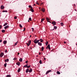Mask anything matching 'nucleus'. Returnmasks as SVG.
<instances>
[{
    "instance_id": "obj_19",
    "label": "nucleus",
    "mask_w": 77,
    "mask_h": 77,
    "mask_svg": "<svg viewBox=\"0 0 77 77\" xmlns=\"http://www.w3.org/2000/svg\"><path fill=\"white\" fill-rule=\"evenodd\" d=\"M28 65V64H26V65L24 66H23V67L27 68Z\"/></svg>"
},
{
    "instance_id": "obj_32",
    "label": "nucleus",
    "mask_w": 77,
    "mask_h": 77,
    "mask_svg": "<svg viewBox=\"0 0 77 77\" xmlns=\"http://www.w3.org/2000/svg\"><path fill=\"white\" fill-rule=\"evenodd\" d=\"M6 65H7V63H5L4 64V66L5 67H6Z\"/></svg>"
},
{
    "instance_id": "obj_33",
    "label": "nucleus",
    "mask_w": 77,
    "mask_h": 77,
    "mask_svg": "<svg viewBox=\"0 0 77 77\" xmlns=\"http://www.w3.org/2000/svg\"><path fill=\"white\" fill-rule=\"evenodd\" d=\"M57 74H60V73L59 72H57Z\"/></svg>"
},
{
    "instance_id": "obj_29",
    "label": "nucleus",
    "mask_w": 77,
    "mask_h": 77,
    "mask_svg": "<svg viewBox=\"0 0 77 77\" xmlns=\"http://www.w3.org/2000/svg\"><path fill=\"white\" fill-rule=\"evenodd\" d=\"M3 12H8V11H3Z\"/></svg>"
},
{
    "instance_id": "obj_36",
    "label": "nucleus",
    "mask_w": 77,
    "mask_h": 77,
    "mask_svg": "<svg viewBox=\"0 0 77 77\" xmlns=\"http://www.w3.org/2000/svg\"><path fill=\"white\" fill-rule=\"evenodd\" d=\"M11 77V75H7V77Z\"/></svg>"
},
{
    "instance_id": "obj_12",
    "label": "nucleus",
    "mask_w": 77,
    "mask_h": 77,
    "mask_svg": "<svg viewBox=\"0 0 77 77\" xmlns=\"http://www.w3.org/2000/svg\"><path fill=\"white\" fill-rule=\"evenodd\" d=\"M16 64L18 65V66H20V62H17L16 63Z\"/></svg>"
},
{
    "instance_id": "obj_62",
    "label": "nucleus",
    "mask_w": 77,
    "mask_h": 77,
    "mask_svg": "<svg viewBox=\"0 0 77 77\" xmlns=\"http://www.w3.org/2000/svg\"><path fill=\"white\" fill-rule=\"evenodd\" d=\"M32 32H33V30H32Z\"/></svg>"
},
{
    "instance_id": "obj_44",
    "label": "nucleus",
    "mask_w": 77,
    "mask_h": 77,
    "mask_svg": "<svg viewBox=\"0 0 77 77\" xmlns=\"http://www.w3.org/2000/svg\"><path fill=\"white\" fill-rule=\"evenodd\" d=\"M17 60V58H14L13 59V60Z\"/></svg>"
},
{
    "instance_id": "obj_63",
    "label": "nucleus",
    "mask_w": 77,
    "mask_h": 77,
    "mask_svg": "<svg viewBox=\"0 0 77 77\" xmlns=\"http://www.w3.org/2000/svg\"><path fill=\"white\" fill-rule=\"evenodd\" d=\"M53 30H54V29H53Z\"/></svg>"
},
{
    "instance_id": "obj_11",
    "label": "nucleus",
    "mask_w": 77,
    "mask_h": 77,
    "mask_svg": "<svg viewBox=\"0 0 77 77\" xmlns=\"http://www.w3.org/2000/svg\"><path fill=\"white\" fill-rule=\"evenodd\" d=\"M30 10L32 12H34V10L32 8H31Z\"/></svg>"
},
{
    "instance_id": "obj_61",
    "label": "nucleus",
    "mask_w": 77,
    "mask_h": 77,
    "mask_svg": "<svg viewBox=\"0 0 77 77\" xmlns=\"http://www.w3.org/2000/svg\"><path fill=\"white\" fill-rule=\"evenodd\" d=\"M39 9H41V7L39 8Z\"/></svg>"
},
{
    "instance_id": "obj_10",
    "label": "nucleus",
    "mask_w": 77,
    "mask_h": 77,
    "mask_svg": "<svg viewBox=\"0 0 77 77\" xmlns=\"http://www.w3.org/2000/svg\"><path fill=\"white\" fill-rule=\"evenodd\" d=\"M42 11L43 12H45V9L44 8H42Z\"/></svg>"
},
{
    "instance_id": "obj_53",
    "label": "nucleus",
    "mask_w": 77,
    "mask_h": 77,
    "mask_svg": "<svg viewBox=\"0 0 77 77\" xmlns=\"http://www.w3.org/2000/svg\"><path fill=\"white\" fill-rule=\"evenodd\" d=\"M44 60H46V59L45 58H44Z\"/></svg>"
},
{
    "instance_id": "obj_60",
    "label": "nucleus",
    "mask_w": 77,
    "mask_h": 77,
    "mask_svg": "<svg viewBox=\"0 0 77 77\" xmlns=\"http://www.w3.org/2000/svg\"><path fill=\"white\" fill-rule=\"evenodd\" d=\"M74 6H75V5L74 4Z\"/></svg>"
},
{
    "instance_id": "obj_51",
    "label": "nucleus",
    "mask_w": 77,
    "mask_h": 77,
    "mask_svg": "<svg viewBox=\"0 0 77 77\" xmlns=\"http://www.w3.org/2000/svg\"><path fill=\"white\" fill-rule=\"evenodd\" d=\"M41 54V52H39V55Z\"/></svg>"
},
{
    "instance_id": "obj_59",
    "label": "nucleus",
    "mask_w": 77,
    "mask_h": 77,
    "mask_svg": "<svg viewBox=\"0 0 77 77\" xmlns=\"http://www.w3.org/2000/svg\"><path fill=\"white\" fill-rule=\"evenodd\" d=\"M28 22H30V21H29V20H28Z\"/></svg>"
},
{
    "instance_id": "obj_18",
    "label": "nucleus",
    "mask_w": 77,
    "mask_h": 77,
    "mask_svg": "<svg viewBox=\"0 0 77 77\" xmlns=\"http://www.w3.org/2000/svg\"><path fill=\"white\" fill-rule=\"evenodd\" d=\"M29 69H27V70H26V73H27V72H29Z\"/></svg>"
},
{
    "instance_id": "obj_26",
    "label": "nucleus",
    "mask_w": 77,
    "mask_h": 77,
    "mask_svg": "<svg viewBox=\"0 0 77 77\" xmlns=\"http://www.w3.org/2000/svg\"><path fill=\"white\" fill-rule=\"evenodd\" d=\"M44 47H42V51H43L44 50Z\"/></svg>"
},
{
    "instance_id": "obj_37",
    "label": "nucleus",
    "mask_w": 77,
    "mask_h": 77,
    "mask_svg": "<svg viewBox=\"0 0 77 77\" xmlns=\"http://www.w3.org/2000/svg\"><path fill=\"white\" fill-rule=\"evenodd\" d=\"M36 3L37 5H39V3H38V2H36Z\"/></svg>"
},
{
    "instance_id": "obj_42",
    "label": "nucleus",
    "mask_w": 77,
    "mask_h": 77,
    "mask_svg": "<svg viewBox=\"0 0 77 77\" xmlns=\"http://www.w3.org/2000/svg\"><path fill=\"white\" fill-rule=\"evenodd\" d=\"M2 27V26H0V29H1V28Z\"/></svg>"
},
{
    "instance_id": "obj_52",
    "label": "nucleus",
    "mask_w": 77,
    "mask_h": 77,
    "mask_svg": "<svg viewBox=\"0 0 77 77\" xmlns=\"http://www.w3.org/2000/svg\"><path fill=\"white\" fill-rule=\"evenodd\" d=\"M17 54L18 55H19V54H20V53H18Z\"/></svg>"
},
{
    "instance_id": "obj_58",
    "label": "nucleus",
    "mask_w": 77,
    "mask_h": 77,
    "mask_svg": "<svg viewBox=\"0 0 77 77\" xmlns=\"http://www.w3.org/2000/svg\"><path fill=\"white\" fill-rule=\"evenodd\" d=\"M30 20V21H32V20Z\"/></svg>"
},
{
    "instance_id": "obj_28",
    "label": "nucleus",
    "mask_w": 77,
    "mask_h": 77,
    "mask_svg": "<svg viewBox=\"0 0 77 77\" xmlns=\"http://www.w3.org/2000/svg\"><path fill=\"white\" fill-rule=\"evenodd\" d=\"M61 25L62 26H63V23H60Z\"/></svg>"
},
{
    "instance_id": "obj_43",
    "label": "nucleus",
    "mask_w": 77,
    "mask_h": 77,
    "mask_svg": "<svg viewBox=\"0 0 77 77\" xmlns=\"http://www.w3.org/2000/svg\"><path fill=\"white\" fill-rule=\"evenodd\" d=\"M46 20H50V19H48V17H46Z\"/></svg>"
},
{
    "instance_id": "obj_31",
    "label": "nucleus",
    "mask_w": 77,
    "mask_h": 77,
    "mask_svg": "<svg viewBox=\"0 0 77 77\" xmlns=\"http://www.w3.org/2000/svg\"><path fill=\"white\" fill-rule=\"evenodd\" d=\"M31 66H30V65H29V66H27V68H29Z\"/></svg>"
},
{
    "instance_id": "obj_2",
    "label": "nucleus",
    "mask_w": 77,
    "mask_h": 77,
    "mask_svg": "<svg viewBox=\"0 0 77 77\" xmlns=\"http://www.w3.org/2000/svg\"><path fill=\"white\" fill-rule=\"evenodd\" d=\"M30 44H31V40H29L28 42V43H26V45L28 46H29L30 45Z\"/></svg>"
},
{
    "instance_id": "obj_6",
    "label": "nucleus",
    "mask_w": 77,
    "mask_h": 77,
    "mask_svg": "<svg viewBox=\"0 0 77 77\" xmlns=\"http://www.w3.org/2000/svg\"><path fill=\"white\" fill-rule=\"evenodd\" d=\"M3 43L5 45V44H7V41H6V40L4 41L3 42Z\"/></svg>"
},
{
    "instance_id": "obj_20",
    "label": "nucleus",
    "mask_w": 77,
    "mask_h": 77,
    "mask_svg": "<svg viewBox=\"0 0 77 77\" xmlns=\"http://www.w3.org/2000/svg\"><path fill=\"white\" fill-rule=\"evenodd\" d=\"M29 72H32V69H30L29 70Z\"/></svg>"
},
{
    "instance_id": "obj_25",
    "label": "nucleus",
    "mask_w": 77,
    "mask_h": 77,
    "mask_svg": "<svg viewBox=\"0 0 77 77\" xmlns=\"http://www.w3.org/2000/svg\"><path fill=\"white\" fill-rule=\"evenodd\" d=\"M29 8H31V9L33 8L32 7V6H31V5H29Z\"/></svg>"
},
{
    "instance_id": "obj_21",
    "label": "nucleus",
    "mask_w": 77,
    "mask_h": 77,
    "mask_svg": "<svg viewBox=\"0 0 77 77\" xmlns=\"http://www.w3.org/2000/svg\"><path fill=\"white\" fill-rule=\"evenodd\" d=\"M46 46H47V45H48V42L47 41L46 42Z\"/></svg>"
},
{
    "instance_id": "obj_35",
    "label": "nucleus",
    "mask_w": 77,
    "mask_h": 77,
    "mask_svg": "<svg viewBox=\"0 0 77 77\" xmlns=\"http://www.w3.org/2000/svg\"><path fill=\"white\" fill-rule=\"evenodd\" d=\"M39 63L40 64H41L42 63V61H41V60H40L39 61Z\"/></svg>"
},
{
    "instance_id": "obj_24",
    "label": "nucleus",
    "mask_w": 77,
    "mask_h": 77,
    "mask_svg": "<svg viewBox=\"0 0 77 77\" xmlns=\"http://www.w3.org/2000/svg\"><path fill=\"white\" fill-rule=\"evenodd\" d=\"M8 24V23H5L4 25V26H6Z\"/></svg>"
},
{
    "instance_id": "obj_7",
    "label": "nucleus",
    "mask_w": 77,
    "mask_h": 77,
    "mask_svg": "<svg viewBox=\"0 0 77 77\" xmlns=\"http://www.w3.org/2000/svg\"><path fill=\"white\" fill-rule=\"evenodd\" d=\"M1 9H4L5 7H4V6L3 5H2L1 6Z\"/></svg>"
},
{
    "instance_id": "obj_22",
    "label": "nucleus",
    "mask_w": 77,
    "mask_h": 77,
    "mask_svg": "<svg viewBox=\"0 0 77 77\" xmlns=\"http://www.w3.org/2000/svg\"><path fill=\"white\" fill-rule=\"evenodd\" d=\"M2 33H5V30H2Z\"/></svg>"
},
{
    "instance_id": "obj_45",
    "label": "nucleus",
    "mask_w": 77,
    "mask_h": 77,
    "mask_svg": "<svg viewBox=\"0 0 77 77\" xmlns=\"http://www.w3.org/2000/svg\"><path fill=\"white\" fill-rule=\"evenodd\" d=\"M2 42V40L0 39V42Z\"/></svg>"
},
{
    "instance_id": "obj_27",
    "label": "nucleus",
    "mask_w": 77,
    "mask_h": 77,
    "mask_svg": "<svg viewBox=\"0 0 77 77\" xmlns=\"http://www.w3.org/2000/svg\"><path fill=\"white\" fill-rule=\"evenodd\" d=\"M57 27L56 26H55L54 27V29H57Z\"/></svg>"
},
{
    "instance_id": "obj_55",
    "label": "nucleus",
    "mask_w": 77,
    "mask_h": 77,
    "mask_svg": "<svg viewBox=\"0 0 77 77\" xmlns=\"http://www.w3.org/2000/svg\"><path fill=\"white\" fill-rule=\"evenodd\" d=\"M36 5V4H34V6H35Z\"/></svg>"
},
{
    "instance_id": "obj_47",
    "label": "nucleus",
    "mask_w": 77,
    "mask_h": 77,
    "mask_svg": "<svg viewBox=\"0 0 77 77\" xmlns=\"http://www.w3.org/2000/svg\"><path fill=\"white\" fill-rule=\"evenodd\" d=\"M25 30H26V28H24V30H23V31H25Z\"/></svg>"
},
{
    "instance_id": "obj_49",
    "label": "nucleus",
    "mask_w": 77,
    "mask_h": 77,
    "mask_svg": "<svg viewBox=\"0 0 77 77\" xmlns=\"http://www.w3.org/2000/svg\"><path fill=\"white\" fill-rule=\"evenodd\" d=\"M32 30H34V28H32Z\"/></svg>"
},
{
    "instance_id": "obj_5",
    "label": "nucleus",
    "mask_w": 77,
    "mask_h": 77,
    "mask_svg": "<svg viewBox=\"0 0 77 77\" xmlns=\"http://www.w3.org/2000/svg\"><path fill=\"white\" fill-rule=\"evenodd\" d=\"M51 23L52 24H54V25H56V22H55L54 21H53Z\"/></svg>"
},
{
    "instance_id": "obj_3",
    "label": "nucleus",
    "mask_w": 77,
    "mask_h": 77,
    "mask_svg": "<svg viewBox=\"0 0 77 77\" xmlns=\"http://www.w3.org/2000/svg\"><path fill=\"white\" fill-rule=\"evenodd\" d=\"M48 49L49 50H51V48H50V45H48V46L46 48L47 50V49H48Z\"/></svg>"
},
{
    "instance_id": "obj_14",
    "label": "nucleus",
    "mask_w": 77,
    "mask_h": 77,
    "mask_svg": "<svg viewBox=\"0 0 77 77\" xmlns=\"http://www.w3.org/2000/svg\"><path fill=\"white\" fill-rule=\"evenodd\" d=\"M5 62H9V59H7L6 60H5Z\"/></svg>"
},
{
    "instance_id": "obj_4",
    "label": "nucleus",
    "mask_w": 77,
    "mask_h": 77,
    "mask_svg": "<svg viewBox=\"0 0 77 77\" xmlns=\"http://www.w3.org/2000/svg\"><path fill=\"white\" fill-rule=\"evenodd\" d=\"M3 56H4V54L3 52L1 53L0 54V57H2Z\"/></svg>"
},
{
    "instance_id": "obj_13",
    "label": "nucleus",
    "mask_w": 77,
    "mask_h": 77,
    "mask_svg": "<svg viewBox=\"0 0 77 77\" xmlns=\"http://www.w3.org/2000/svg\"><path fill=\"white\" fill-rule=\"evenodd\" d=\"M8 27H9V26L8 25H7L6 26H5V27L4 28L5 29H7V28H8Z\"/></svg>"
},
{
    "instance_id": "obj_57",
    "label": "nucleus",
    "mask_w": 77,
    "mask_h": 77,
    "mask_svg": "<svg viewBox=\"0 0 77 77\" xmlns=\"http://www.w3.org/2000/svg\"><path fill=\"white\" fill-rule=\"evenodd\" d=\"M31 37H32V35H30V38Z\"/></svg>"
},
{
    "instance_id": "obj_38",
    "label": "nucleus",
    "mask_w": 77,
    "mask_h": 77,
    "mask_svg": "<svg viewBox=\"0 0 77 77\" xmlns=\"http://www.w3.org/2000/svg\"><path fill=\"white\" fill-rule=\"evenodd\" d=\"M17 17L15 16L14 17V19H15V20H16V19H17Z\"/></svg>"
},
{
    "instance_id": "obj_64",
    "label": "nucleus",
    "mask_w": 77,
    "mask_h": 77,
    "mask_svg": "<svg viewBox=\"0 0 77 77\" xmlns=\"http://www.w3.org/2000/svg\"><path fill=\"white\" fill-rule=\"evenodd\" d=\"M35 36H36L35 35Z\"/></svg>"
},
{
    "instance_id": "obj_23",
    "label": "nucleus",
    "mask_w": 77,
    "mask_h": 77,
    "mask_svg": "<svg viewBox=\"0 0 77 77\" xmlns=\"http://www.w3.org/2000/svg\"><path fill=\"white\" fill-rule=\"evenodd\" d=\"M47 20V21H48V22H49L50 23H51V21H50V20Z\"/></svg>"
},
{
    "instance_id": "obj_8",
    "label": "nucleus",
    "mask_w": 77,
    "mask_h": 77,
    "mask_svg": "<svg viewBox=\"0 0 77 77\" xmlns=\"http://www.w3.org/2000/svg\"><path fill=\"white\" fill-rule=\"evenodd\" d=\"M51 70H49V71H47L46 73V74H48V73H49L50 72H51Z\"/></svg>"
},
{
    "instance_id": "obj_9",
    "label": "nucleus",
    "mask_w": 77,
    "mask_h": 77,
    "mask_svg": "<svg viewBox=\"0 0 77 77\" xmlns=\"http://www.w3.org/2000/svg\"><path fill=\"white\" fill-rule=\"evenodd\" d=\"M38 45H40V46H41V45H42V43L41 42H38Z\"/></svg>"
},
{
    "instance_id": "obj_40",
    "label": "nucleus",
    "mask_w": 77,
    "mask_h": 77,
    "mask_svg": "<svg viewBox=\"0 0 77 77\" xmlns=\"http://www.w3.org/2000/svg\"><path fill=\"white\" fill-rule=\"evenodd\" d=\"M44 21V20H42L41 23H42V22Z\"/></svg>"
},
{
    "instance_id": "obj_30",
    "label": "nucleus",
    "mask_w": 77,
    "mask_h": 77,
    "mask_svg": "<svg viewBox=\"0 0 77 77\" xmlns=\"http://www.w3.org/2000/svg\"><path fill=\"white\" fill-rule=\"evenodd\" d=\"M19 26L20 28H22V27H23V26H22L21 24L19 25Z\"/></svg>"
},
{
    "instance_id": "obj_54",
    "label": "nucleus",
    "mask_w": 77,
    "mask_h": 77,
    "mask_svg": "<svg viewBox=\"0 0 77 77\" xmlns=\"http://www.w3.org/2000/svg\"><path fill=\"white\" fill-rule=\"evenodd\" d=\"M64 44H66V42H64Z\"/></svg>"
},
{
    "instance_id": "obj_1",
    "label": "nucleus",
    "mask_w": 77,
    "mask_h": 77,
    "mask_svg": "<svg viewBox=\"0 0 77 77\" xmlns=\"http://www.w3.org/2000/svg\"><path fill=\"white\" fill-rule=\"evenodd\" d=\"M39 40H37V39H35L34 41V42L35 44H37V43H38V42H39Z\"/></svg>"
},
{
    "instance_id": "obj_34",
    "label": "nucleus",
    "mask_w": 77,
    "mask_h": 77,
    "mask_svg": "<svg viewBox=\"0 0 77 77\" xmlns=\"http://www.w3.org/2000/svg\"><path fill=\"white\" fill-rule=\"evenodd\" d=\"M17 43H18V41L16 43H15L14 44V45H17Z\"/></svg>"
},
{
    "instance_id": "obj_17",
    "label": "nucleus",
    "mask_w": 77,
    "mask_h": 77,
    "mask_svg": "<svg viewBox=\"0 0 77 77\" xmlns=\"http://www.w3.org/2000/svg\"><path fill=\"white\" fill-rule=\"evenodd\" d=\"M19 61H20V62H22V61H23V59L20 58V59H19Z\"/></svg>"
},
{
    "instance_id": "obj_41",
    "label": "nucleus",
    "mask_w": 77,
    "mask_h": 77,
    "mask_svg": "<svg viewBox=\"0 0 77 77\" xmlns=\"http://www.w3.org/2000/svg\"><path fill=\"white\" fill-rule=\"evenodd\" d=\"M5 53H7V50L5 49Z\"/></svg>"
},
{
    "instance_id": "obj_39",
    "label": "nucleus",
    "mask_w": 77,
    "mask_h": 77,
    "mask_svg": "<svg viewBox=\"0 0 77 77\" xmlns=\"http://www.w3.org/2000/svg\"><path fill=\"white\" fill-rule=\"evenodd\" d=\"M25 63H28V60L26 61L25 62Z\"/></svg>"
},
{
    "instance_id": "obj_48",
    "label": "nucleus",
    "mask_w": 77,
    "mask_h": 77,
    "mask_svg": "<svg viewBox=\"0 0 77 77\" xmlns=\"http://www.w3.org/2000/svg\"><path fill=\"white\" fill-rule=\"evenodd\" d=\"M41 20H45V19L44 18H43Z\"/></svg>"
},
{
    "instance_id": "obj_15",
    "label": "nucleus",
    "mask_w": 77,
    "mask_h": 77,
    "mask_svg": "<svg viewBox=\"0 0 77 77\" xmlns=\"http://www.w3.org/2000/svg\"><path fill=\"white\" fill-rule=\"evenodd\" d=\"M39 41L41 42H43V39H39Z\"/></svg>"
},
{
    "instance_id": "obj_46",
    "label": "nucleus",
    "mask_w": 77,
    "mask_h": 77,
    "mask_svg": "<svg viewBox=\"0 0 77 77\" xmlns=\"http://www.w3.org/2000/svg\"><path fill=\"white\" fill-rule=\"evenodd\" d=\"M29 20H32V18H31V17H29Z\"/></svg>"
},
{
    "instance_id": "obj_16",
    "label": "nucleus",
    "mask_w": 77,
    "mask_h": 77,
    "mask_svg": "<svg viewBox=\"0 0 77 77\" xmlns=\"http://www.w3.org/2000/svg\"><path fill=\"white\" fill-rule=\"evenodd\" d=\"M20 71H21V68H20L17 70L18 72H20Z\"/></svg>"
},
{
    "instance_id": "obj_56",
    "label": "nucleus",
    "mask_w": 77,
    "mask_h": 77,
    "mask_svg": "<svg viewBox=\"0 0 77 77\" xmlns=\"http://www.w3.org/2000/svg\"><path fill=\"white\" fill-rule=\"evenodd\" d=\"M75 11H77V10H76V9H75Z\"/></svg>"
},
{
    "instance_id": "obj_50",
    "label": "nucleus",
    "mask_w": 77,
    "mask_h": 77,
    "mask_svg": "<svg viewBox=\"0 0 77 77\" xmlns=\"http://www.w3.org/2000/svg\"><path fill=\"white\" fill-rule=\"evenodd\" d=\"M43 2H42V3H41V5H43Z\"/></svg>"
}]
</instances>
